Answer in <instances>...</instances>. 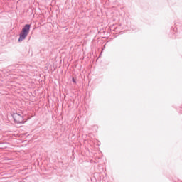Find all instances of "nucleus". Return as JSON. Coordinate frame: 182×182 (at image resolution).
<instances>
[{
	"instance_id": "3",
	"label": "nucleus",
	"mask_w": 182,
	"mask_h": 182,
	"mask_svg": "<svg viewBox=\"0 0 182 182\" xmlns=\"http://www.w3.org/2000/svg\"><path fill=\"white\" fill-rule=\"evenodd\" d=\"M26 36H28V34H26V33H23V31L20 34V37L18 39L19 42H22V41H23V39H25V38H26Z\"/></svg>"
},
{
	"instance_id": "4",
	"label": "nucleus",
	"mask_w": 182,
	"mask_h": 182,
	"mask_svg": "<svg viewBox=\"0 0 182 182\" xmlns=\"http://www.w3.org/2000/svg\"><path fill=\"white\" fill-rule=\"evenodd\" d=\"M73 83H76V80H75V78H73Z\"/></svg>"
},
{
	"instance_id": "1",
	"label": "nucleus",
	"mask_w": 182,
	"mask_h": 182,
	"mask_svg": "<svg viewBox=\"0 0 182 182\" xmlns=\"http://www.w3.org/2000/svg\"><path fill=\"white\" fill-rule=\"evenodd\" d=\"M13 117L14 119V121L16 122V123H24L25 121H23V117H22L21 114H18V113H14L13 114Z\"/></svg>"
},
{
	"instance_id": "2",
	"label": "nucleus",
	"mask_w": 182,
	"mask_h": 182,
	"mask_svg": "<svg viewBox=\"0 0 182 182\" xmlns=\"http://www.w3.org/2000/svg\"><path fill=\"white\" fill-rule=\"evenodd\" d=\"M30 29H31V25L26 24L24 26V28L22 29V32L28 35V33H29Z\"/></svg>"
}]
</instances>
